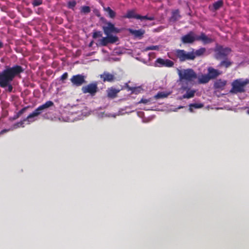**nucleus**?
Returning <instances> with one entry per match:
<instances>
[{"label": "nucleus", "instance_id": "nucleus-2", "mask_svg": "<svg viewBox=\"0 0 249 249\" xmlns=\"http://www.w3.org/2000/svg\"><path fill=\"white\" fill-rule=\"evenodd\" d=\"M54 105V103L52 101H48L44 104H42L36 108L32 113L30 114L26 118L23 120L15 124L14 125V128H17L19 127H24V123L26 121H28L29 123L33 122L35 120L32 119L36 116L39 115L44 110L52 107Z\"/></svg>", "mask_w": 249, "mask_h": 249}, {"label": "nucleus", "instance_id": "nucleus-25", "mask_svg": "<svg viewBox=\"0 0 249 249\" xmlns=\"http://www.w3.org/2000/svg\"><path fill=\"white\" fill-rule=\"evenodd\" d=\"M203 107V104L202 103H194L191 104L189 105V110L190 112H193V107L195 108H200Z\"/></svg>", "mask_w": 249, "mask_h": 249}, {"label": "nucleus", "instance_id": "nucleus-19", "mask_svg": "<svg viewBox=\"0 0 249 249\" xmlns=\"http://www.w3.org/2000/svg\"><path fill=\"white\" fill-rule=\"evenodd\" d=\"M223 59L224 60L221 61L218 65L217 67L218 68L224 67L225 68H228L232 65L233 62L231 61L228 58Z\"/></svg>", "mask_w": 249, "mask_h": 249}, {"label": "nucleus", "instance_id": "nucleus-8", "mask_svg": "<svg viewBox=\"0 0 249 249\" xmlns=\"http://www.w3.org/2000/svg\"><path fill=\"white\" fill-rule=\"evenodd\" d=\"M82 91L84 93H89L91 96H94L98 91L97 82L90 83L87 86H83Z\"/></svg>", "mask_w": 249, "mask_h": 249}, {"label": "nucleus", "instance_id": "nucleus-13", "mask_svg": "<svg viewBox=\"0 0 249 249\" xmlns=\"http://www.w3.org/2000/svg\"><path fill=\"white\" fill-rule=\"evenodd\" d=\"M130 34L133 35L135 37L139 39L142 38L143 35L145 34V31L143 29L133 30L130 28L128 29Z\"/></svg>", "mask_w": 249, "mask_h": 249}, {"label": "nucleus", "instance_id": "nucleus-40", "mask_svg": "<svg viewBox=\"0 0 249 249\" xmlns=\"http://www.w3.org/2000/svg\"><path fill=\"white\" fill-rule=\"evenodd\" d=\"M3 47V42L0 40V49H1Z\"/></svg>", "mask_w": 249, "mask_h": 249}, {"label": "nucleus", "instance_id": "nucleus-10", "mask_svg": "<svg viewBox=\"0 0 249 249\" xmlns=\"http://www.w3.org/2000/svg\"><path fill=\"white\" fill-rule=\"evenodd\" d=\"M174 65V62L168 59L158 58L155 62V66L158 67L171 68L173 67Z\"/></svg>", "mask_w": 249, "mask_h": 249}, {"label": "nucleus", "instance_id": "nucleus-4", "mask_svg": "<svg viewBox=\"0 0 249 249\" xmlns=\"http://www.w3.org/2000/svg\"><path fill=\"white\" fill-rule=\"evenodd\" d=\"M179 78L181 80L191 82L197 78V74L192 69H187L180 71L178 72Z\"/></svg>", "mask_w": 249, "mask_h": 249}, {"label": "nucleus", "instance_id": "nucleus-27", "mask_svg": "<svg viewBox=\"0 0 249 249\" xmlns=\"http://www.w3.org/2000/svg\"><path fill=\"white\" fill-rule=\"evenodd\" d=\"M168 94L163 92H159L154 96V99H158L160 98H164L167 97Z\"/></svg>", "mask_w": 249, "mask_h": 249}, {"label": "nucleus", "instance_id": "nucleus-28", "mask_svg": "<svg viewBox=\"0 0 249 249\" xmlns=\"http://www.w3.org/2000/svg\"><path fill=\"white\" fill-rule=\"evenodd\" d=\"M90 12V8L88 6H83L81 8V13L84 14H88Z\"/></svg>", "mask_w": 249, "mask_h": 249}, {"label": "nucleus", "instance_id": "nucleus-42", "mask_svg": "<svg viewBox=\"0 0 249 249\" xmlns=\"http://www.w3.org/2000/svg\"><path fill=\"white\" fill-rule=\"evenodd\" d=\"M92 44V42H90V43L89 44V46H91Z\"/></svg>", "mask_w": 249, "mask_h": 249}, {"label": "nucleus", "instance_id": "nucleus-22", "mask_svg": "<svg viewBox=\"0 0 249 249\" xmlns=\"http://www.w3.org/2000/svg\"><path fill=\"white\" fill-rule=\"evenodd\" d=\"M211 80V77L208 74H202L198 78V82L200 84H206Z\"/></svg>", "mask_w": 249, "mask_h": 249}, {"label": "nucleus", "instance_id": "nucleus-36", "mask_svg": "<svg viewBox=\"0 0 249 249\" xmlns=\"http://www.w3.org/2000/svg\"><path fill=\"white\" fill-rule=\"evenodd\" d=\"M138 19H141V20H143V19H146V20H148V16H141V15H139V16L138 17Z\"/></svg>", "mask_w": 249, "mask_h": 249}, {"label": "nucleus", "instance_id": "nucleus-7", "mask_svg": "<svg viewBox=\"0 0 249 249\" xmlns=\"http://www.w3.org/2000/svg\"><path fill=\"white\" fill-rule=\"evenodd\" d=\"M231 51V49L229 47H223L220 45L218 46L215 49V57L217 60L227 58V56Z\"/></svg>", "mask_w": 249, "mask_h": 249}, {"label": "nucleus", "instance_id": "nucleus-11", "mask_svg": "<svg viewBox=\"0 0 249 249\" xmlns=\"http://www.w3.org/2000/svg\"><path fill=\"white\" fill-rule=\"evenodd\" d=\"M70 81L72 86L75 87H80L86 83L85 76L80 74L73 75L70 79Z\"/></svg>", "mask_w": 249, "mask_h": 249}, {"label": "nucleus", "instance_id": "nucleus-30", "mask_svg": "<svg viewBox=\"0 0 249 249\" xmlns=\"http://www.w3.org/2000/svg\"><path fill=\"white\" fill-rule=\"evenodd\" d=\"M160 49L159 46H154V45H151L149 46H147L145 48L146 51H149V50H159Z\"/></svg>", "mask_w": 249, "mask_h": 249}, {"label": "nucleus", "instance_id": "nucleus-33", "mask_svg": "<svg viewBox=\"0 0 249 249\" xmlns=\"http://www.w3.org/2000/svg\"><path fill=\"white\" fill-rule=\"evenodd\" d=\"M68 77V73L67 72H64L60 77V80L62 81L63 83Z\"/></svg>", "mask_w": 249, "mask_h": 249}, {"label": "nucleus", "instance_id": "nucleus-29", "mask_svg": "<svg viewBox=\"0 0 249 249\" xmlns=\"http://www.w3.org/2000/svg\"><path fill=\"white\" fill-rule=\"evenodd\" d=\"M102 36V32L100 31H94L93 32L92 37L96 39Z\"/></svg>", "mask_w": 249, "mask_h": 249}, {"label": "nucleus", "instance_id": "nucleus-16", "mask_svg": "<svg viewBox=\"0 0 249 249\" xmlns=\"http://www.w3.org/2000/svg\"><path fill=\"white\" fill-rule=\"evenodd\" d=\"M196 41H202L204 44H209L213 42V39L208 37L204 33H201L200 36L197 35Z\"/></svg>", "mask_w": 249, "mask_h": 249}, {"label": "nucleus", "instance_id": "nucleus-5", "mask_svg": "<svg viewBox=\"0 0 249 249\" xmlns=\"http://www.w3.org/2000/svg\"><path fill=\"white\" fill-rule=\"evenodd\" d=\"M174 54L180 62L194 60V56L191 51L188 52L184 50L177 49L175 51Z\"/></svg>", "mask_w": 249, "mask_h": 249}, {"label": "nucleus", "instance_id": "nucleus-39", "mask_svg": "<svg viewBox=\"0 0 249 249\" xmlns=\"http://www.w3.org/2000/svg\"><path fill=\"white\" fill-rule=\"evenodd\" d=\"M155 18L153 16H151V17H148V20H154Z\"/></svg>", "mask_w": 249, "mask_h": 249}, {"label": "nucleus", "instance_id": "nucleus-31", "mask_svg": "<svg viewBox=\"0 0 249 249\" xmlns=\"http://www.w3.org/2000/svg\"><path fill=\"white\" fill-rule=\"evenodd\" d=\"M76 4V2L75 0L70 1L68 3V7L70 9H73Z\"/></svg>", "mask_w": 249, "mask_h": 249}, {"label": "nucleus", "instance_id": "nucleus-35", "mask_svg": "<svg viewBox=\"0 0 249 249\" xmlns=\"http://www.w3.org/2000/svg\"><path fill=\"white\" fill-rule=\"evenodd\" d=\"M29 107H25L23 108H22L21 110H20L18 113H17L18 115L20 117L23 113H24L26 110L27 109V108Z\"/></svg>", "mask_w": 249, "mask_h": 249}, {"label": "nucleus", "instance_id": "nucleus-12", "mask_svg": "<svg viewBox=\"0 0 249 249\" xmlns=\"http://www.w3.org/2000/svg\"><path fill=\"white\" fill-rule=\"evenodd\" d=\"M196 36L193 32L191 31L187 34L182 36L181 38V42L184 44L193 43L196 41Z\"/></svg>", "mask_w": 249, "mask_h": 249}, {"label": "nucleus", "instance_id": "nucleus-32", "mask_svg": "<svg viewBox=\"0 0 249 249\" xmlns=\"http://www.w3.org/2000/svg\"><path fill=\"white\" fill-rule=\"evenodd\" d=\"M151 102V99H143L142 98L141 100L138 102L139 104L143 103L144 104H148L149 103H150Z\"/></svg>", "mask_w": 249, "mask_h": 249}, {"label": "nucleus", "instance_id": "nucleus-41", "mask_svg": "<svg viewBox=\"0 0 249 249\" xmlns=\"http://www.w3.org/2000/svg\"><path fill=\"white\" fill-rule=\"evenodd\" d=\"M7 131H8V130H7V129H3V130L1 131V132H0V134H3V133H5V132H6Z\"/></svg>", "mask_w": 249, "mask_h": 249}, {"label": "nucleus", "instance_id": "nucleus-1", "mask_svg": "<svg viewBox=\"0 0 249 249\" xmlns=\"http://www.w3.org/2000/svg\"><path fill=\"white\" fill-rule=\"evenodd\" d=\"M24 71V68L18 65L12 67H6L5 69L0 72V87L7 88L6 91L11 92L13 89L11 82L16 76H18Z\"/></svg>", "mask_w": 249, "mask_h": 249}, {"label": "nucleus", "instance_id": "nucleus-37", "mask_svg": "<svg viewBox=\"0 0 249 249\" xmlns=\"http://www.w3.org/2000/svg\"><path fill=\"white\" fill-rule=\"evenodd\" d=\"M19 117V116L18 115V114L17 113L16 114H15V115L13 116V120H16V119H18Z\"/></svg>", "mask_w": 249, "mask_h": 249}, {"label": "nucleus", "instance_id": "nucleus-38", "mask_svg": "<svg viewBox=\"0 0 249 249\" xmlns=\"http://www.w3.org/2000/svg\"><path fill=\"white\" fill-rule=\"evenodd\" d=\"M179 14V11L178 10H176L175 11L173 12L174 16L177 15Z\"/></svg>", "mask_w": 249, "mask_h": 249}, {"label": "nucleus", "instance_id": "nucleus-17", "mask_svg": "<svg viewBox=\"0 0 249 249\" xmlns=\"http://www.w3.org/2000/svg\"><path fill=\"white\" fill-rule=\"evenodd\" d=\"M221 74V72L212 67H209L208 69V74L211 77V79L216 78Z\"/></svg>", "mask_w": 249, "mask_h": 249}, {"label": "nucleus", "instance_id": "nucleus-18", "mask_svg": "<svg viewBox=\"0 0 249 249\" xmlns=\"http://www.w3.org/2000/svg\"><path fill=\"white\" fill-rule=\"evenodd\" d=\"M227 84V81L222 79L217 80L214 83V88L215 89L223 90Z\"/></svg>", "mask_w": 249, "mask_h": 249}, {"label": "nucleus", "instance_id": "nucleus-15", "mask_svg": "<svg viewBox=\"0 0 249 249\" xmlns=\"http://www.w3.org/2000/svg\"><path fill=\"white\" fill-rule=\"evenodd\" d=\"M120 91V89H115L113 87L108 88L107 90V96L109 98L114 99L117 96V94Z\"/></svg>", "mask_w": 249, "mask_h": 249}, {"label": "nucleus", "instance_id": "nucleus-21", "mask_svg": "<svg viewBox=\"0 0 249 249\" xmlns=\"http://www.w3.org/2000/svg\"><path fill=\"white\" fill-rule=\"evenodd\" d=\"M139 15L136 14L134 10H130L127 11L126 14L123 16V18H136L138 19V17Z\"/></svg>", "mask_w": 249, "mask_h": 249}, {"label": "nucleus", "instance_id": "nucleus-14", "mask_svg": "<svg viewBox=\"0 0 249 249\" xmlns=\"http://www.w3.org/2000/svg\"><path fill=\"white\" fill-rule=\"evenodd\" d=\"M100 78L105 82H112L115 79L114 75L108 72H104L102 74H101Z\"/></svg>", "mask_w": 249, "mask_h": 249}, {"label": "nucleus", "instance_id": "nucleus-34", "mask_svg": "<svg viewBox=\"0 0 249 249\" xmlns=\"http://www.w3.org/2000/svg\"><path fill=\"white\" fill-rule=\"evenodd\" d=\"M42 3V0H34L33 2V5L34 6H37L41 5Z\"/></svg>", "mask_w": 249, "mask_h": 249}, {"label": "nucleus", "instance_id": "nucleus-3", "mask_svg": "<svg viewBox=\"0 0 249 249\" xmlns=\"http://www.w3.org/2000/svg\"><path fill=\"white\" fill-rule=\"evenodd\" d=\"M101 20H103L106 25L102 27L103 30L106 35H112L111 34H118L121 32V30L116 27L114 24L107 21L104 18H101Z\"/></svg>", "mask_w": 249, "mask_h": 249}, {"label": "nucleus", "instance_id": "nucleus-23", "mask_svg": "<svg viewBox=\"0 0 249 249\" xmlns=\"http://www.w3.org/2000/svg\"><path fill=\"white\" fill-rule=\"evenodd\" d=\"M196 91L194 90H190L188 89L186 93L183 95V98L184 99H190L193 98L195 96Z\"/></svg>", "mask_w": 249, "mask_h": 249}, {"label": "nucleus", "instance_id": "nucleus-9", "mask_svg": "<svg viewBox=\"0 0 249 249\" xmlns=\"http://www.w3.org/2000/svg\"><path fill=\"white\" fill-rule=\"evenodd\" d=\"M118 41V37L113 35H107L106 37H104L99 40L100 44L102 46H106L108 44H114Z\"/></svg>", "mask_w": 249, "mask_h": 249}, {"label": "nucleus", "instance_id": "nucleus-20", "mask_svg": "<svg viewBox=\"0 0 249 249\" xmlns=\"http://www.w3.org/2000/svg\"><path fill=\"white\" fill-rule=\"evenodd\" d=\"M192 53H193L194 59L198 56H202L206 52V49L205 48H201L198 50H195L194 49H191Z\"/></svg>", "mask_w": 249, "mask_h": 249}, {"label": "nucleus", "instance_id": "nucleus-6", "mask_svg": "<svg viewBox=\"0 0 249 249\" xmlns=\"http://www.w3.org/2000/svg\"><path fill=\"white\" fill-rule=\"evenodd\" d=\"M249 83V80L242 81L241 79H236L232 83V88L230 91L232 93L243 92L245 91V86Z\"/></svg>", "mask_w": 249, "mask_h": 249}, {"label": "nucleus", "instance_id": "nucleus-26", "mask_svg": "<svg viewBox=\"0 0 249 249\" xmlns=\"http://www.w3.org/2000/svg\"><path fill=\"white\" fill-rule=\"evenodd\" d=\"M223 5V1L222 0H219L213 4V7L214 10H217Z\"/></svg>", "mask_w": 249, "mask_h": 249}, {"label": "nucleus", "instance_id": "nucleus-24", "mask_svg": "<svg viewBox=\"0 0 249 249\" xmlns=\"http://www.w3.org/2000/svg\"><path fill=\"white\" fill-rule=\"evenodd\" d=\"M104 10L108 13V16L111 18H114L116 16V13L110 7H104Z\"/></svg>", "mask_w": 249, "mask_h": 249}]
</instances>
